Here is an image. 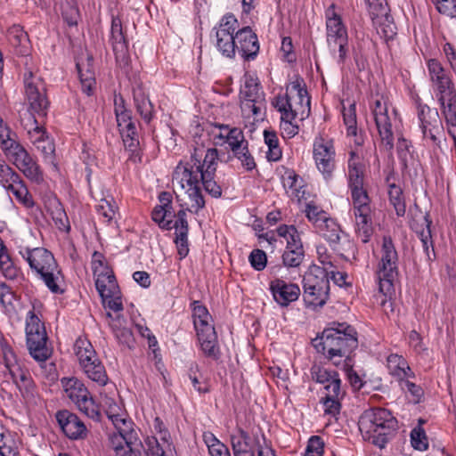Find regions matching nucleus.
Returning a JSON list of instances; mask_svg holds the SVG:
<instances>
[{"instance_id": "12", "label": "nucleus", "mask_w": 456, "mask_h": 456, "mask_svg": "<svg viewBox=\"0 0 456 456\" xmlns=\"http://www.w3.org/2000/svg\"><path fill=\"white\" fill-rule=\"evenodd\" d=\"M313 157L318 170L324 178H330L336 166V151L333 139L319 134L314 140Z\"/></svg>"}, {"instance_id": "11", "label": "nucleus", "mask_w": 456, "mask_h": 456, "mask_svg": "<svg viewBox=\"0 0 456 456\" xmlns=\"http://www.w3.org/2000/svg\"><path fill=\"white\" fill-rule=\"evenodd\" d=\"M277 233L287 240L286 248L281 256L284 266L298 267L305 258V250L298 231L294 225L282 224L277 228Z\"/></svg>"}, {"instance_id": "55", "label": "nucleus", "mask_w": 456, "mask_h": 456, "mask_svg": "<svg viewBox=\"0 0 456 456\" xmlns=\"http://www.w3.org/2000/svg\"><path fill=\"white\" fill-rule=\"evenodd\" d=\"M244 147L242 149H240L239 151H236L232 153V156L238 159L241 166L247 170V171H252L256 168V165L255 162V159L251 153L248 151V143H244Z\"/></svg>"}, {"instance_id": "29", "label": "nucleus", "mask_w": 456, "mask_h": 456, "mask_svg": "<svg viewBox=\"0 0 456 456\" xmlns=\"http://www.w3.org/2000/svg\"><path fill=\"white\" fill-rule=\"evenodd\" d=\"M346 395L345 390L339 387L338 382L336 381L331 386V390L325 393V396L322 399L324 405L325 414L331 415L333 417L339 414L341 410V400Z\"/></svg>"}, {"instance_id": "58", "label": "nucleus", "mask_w": 456, "mask_h": 456, "mask_svg": "<svg viewBox=\"0 0 456 456\" xmlns=\"http://www.w3.org/2000/svg\"><path fill=\"white\" fill-rule=\"evenodd\" d=\"M15 386L21 393L22 396L26 399L34 396L35 383L29 374V371L25 374L20 380L15 383Z\"/></svg>"}, {"instance_id": "57", "label": "nucleus", "mask_w": 456, "mask_h": 456, "mask_svg": "<svg viewBox=\"0 0 456 456\" xmlns=\"http://www.w3.org/2000/svg\"><path fill=\"white\" fill-rule=\"evenodd\" d=\"M305 213L306 217L309 221L313 222L316 227L322 226V224L329 218L325 211L311 203L307 204Z\"/></svg>"}, {"instance_id": "7", "label": "nucleus", "mask_w": 456, "mask_h": 456, "mask_svg": "<svg viewBox=\"0 0 456 456\" xmlns=\"http://www.w3.org/2000/svg\"><path fill=\"white\" fill-rule=\"evenodd\" d=\"M61 384L67 396L77 405L78 410L88 418L100 420V407L95 403L85 385L76 378H63Z\"/></svg>"}, {"instance_id": "54", "label": "nucleus", "mask_w": 456, "mask_h": 456, "mask_svg": "<svg viewBox=\"0 0 456 456\" xmlns=\"http://www.w3.org/2000/svg\"><path fill=\"white\" fill-rule=\"evenodd\" d=\"M375 24H379L378 32L386 39H392L395 33V26L389 21V16L386 12V16H380L379 19L372 20Z\"/></svg>"}, {"instance_id": "52", "label": "nucleus", "mask_w": 456, "mask_h": 456, "mask_svg": "<svg viewBox=\"0 0 456 456\" xmlns=\"http://www.w3.org/2000/svg\"><path fill=\"white\" fill-rule=\"evenodd\" d=\"M411 444L415 450L421 452L428 450V439L422 427L417 426L411 430Z\"/></svg>"}, {"instance_id": "50", "label": "nucleus", "mask_w": 456, "mask_h": 456, "mask_svg": "<svg viewBox=\"0 0 456 456\" xmlns=\"http://www.w3.org/2000/svg\"><path fill=\"white\" fill-rule=\"evenodd\" d=\"M189 199L192 202L188 211L197 214L200 209L205 208V200L201 192L200 183L189 187L186 190Z\"/></svg>"}, {"instance_id": "38", "label": "nucleus", "mask_w": 456, "mask_h": 456, "mask_svg": "<svg viewBox=\"0 0 456 456\" xmlns=\"http://www.w3.org/2000/svg\"><path fill=\"white\" fill-rule=\"evenodd\" d=\"M231 444L232 449H256V451L258 446H262L257 435L251 436L243 429L239 430L238 436H231Z\"/></svg>"}, {"instance_id": "53", "label": "nucleus", "mask_w": 456, "mask_h": 456, "mask_svg": "<svg viewBox=\"0 0 456 456\" xmlns=\"http://www.w3.org/2000/svg\"><path fill=\"white\" fill-rule=\"evenodd\" d=\"M108 418L112 421L115 426L116 432L111 433L110 435H123V429L127 431H138L133 426V422L126 419L118 413H111L110 411H106Z\"/></svg>"}, {"instance_id": "5", "label": "nucleus", "mask_w": 456, "mask_h": 456, "mask_svg": "<svg viewBox=\"0 0 456 456\" xmlns=\"http://www.w3.org/2000/svg\"><path fill=\"white\" fill-rule=\"evenodd\" d=\"M330 296V280L327 270L313 266L303 278V299L306 307L314 310L322 307Z\"/></svg>"}, {"instance_id": "20", "label": "nucleus", "mask_w": 456, "mask_h": 456, "mask_svg": "<svg viewBox=\"0 0 456 456\" xmlns=\"http://www.w3.org/2000/svg\"><path fill=\"white\" fill-rule=\"evenodd\" d=\"M246 61L254 60L259 52L257 36L250 27H244L235 33V52Z\"/></svg>"}, {"instance_id": "6", "label": "nucleus", "mask_w": 456, "mask_h": 456, "mask_svg": "<svg viewBox=\"0 0 456 456\" xmlns=\"http://www.w3.org/2000/svg\"><path fill=\"white\" fill-rule=\"evenodd\" d=\"M327 44L333 53L338 50L337 62L344 64L348 53V35L341 17L335 12V5L331 4L326 11Z\"/></svg>"}, {"instance_id": "22", "label": "nucleus", "mask_w": 456, "mask_h": 456, "mask_svg": "<svg viewBox=\"0 0 456 456\" xmlns=\"http://www.w3.org/2000/svg\"><path fill=\"white\" fill-rule=\"evenodd\" d=\"M270 290L274 301L281 307H286L297 300L300 295L298 285L288 283L278 278L270 282Z\"/></svg>"}, {"instance_id": "17", "label": "nucleus", "mask_w": 456, "mask_h": 456, "mask_svg": "<svg viewBox=\"0 0 456 456\" xmlns=\"http://www.w3.org/2000/svg\"><path fill=\"white\" fill-rule=\"evenodd\" d=\"M109 41L117 62L121 66H127L130 61L128 41L123 30L121 20L118 17L112 18Z\"/></svg>"}, {"instance_id": "49", "label": "nucleus", "mask_w": 456, "mask_h": 456, "mask_svg": "<svg viewBox=\"0 0 456 456\" xmlns=\"http://www.w3.org/2000/svg\"><path fill=\"white\" fill-rule=\"evenodd\" d=\"M127 127L120 128L119 132L122 136L124 145L126 150L134 154L139 146L138 134L135 125H127Z\"/></svg>"}, {"instance_id": "3", "label": "nucleus", "mask_w": 456, "mask_h": 456, "mask_svg": "<svg viewBox=\"0 0 456 456\" xmlns=\"http://www.w3.org/2000/svg\"><path fill=\"white\" fill-rule=\"evenodd\" d=\"M23 257L30 268L43 280L49 290L55 294H62L64 290L59 286L61 272L58 267L53 255L44 248L27 249Z\"/></svg>"}, {"instance_id": "33", "label": "nucleus", "mask_w": 456, "mask_h": 456, "mask_svg": "<svg viewBox=\"0 0 456 456\" xmlns=\"http://www.w3.org/2000/svg\"><path fill=\"white\" fill-rule=\"evenodd\" d=\"M311 375L314 381L324 386L326 392L331 390V386L336 381L338 382L339 387H341V379H339L338 373L335 370H329L319 365H314L311 368Z\"/></svg>"}, {"instance_id": "14", "label": "nucleus", "mask_w": 456, "mask_h": 456, "mask_svg": "<svg viewBox=\"0 0 456 456\" xmlns=\"http://www.w3.org/2000/svg\"><path fill=\"white\" fill-rule=\"evenodd\" d=\"M427 67L431 86L437 99L439 97L444 98L456 93L450 71L445 69L438 60L429 59L427 61Z\"/></svg>"}, {"instance_id": "36", "label": "nucleus", "mask_w": 456, "mask_h": 456, "mask_svg": "<svg viewBox=\"0 0 456 456\" xmlns=\"http://www.w3.org/2000/svg\"><path fill=\"white\" fill-rule=\"evenodd\" d=\"M218 151L216 148L208 149L206 151L202 164L200 163V159L198 158L196 152L191 156V162H194V165L200 166V169L201 171L200 175H205L207 177L215 175Z\"/></svg>"}, {"instance_id": "18", "label": "nucleus", "mask_w": 456, "mask_h": 456, "mask_svg": "<svg viewBox=\"0 0 456 456\" xmlns=\"http://www.w3.org/2000/svg\"><path fill=\"white\" fill-rule=\"evenodd\" d=\"M56 420L64 433L71 440H83L87 436L85 423L74 413L67 411H58L55 414Z\"/></svg>"}, {"instance_id": "13", "label": "nucleus", "mask_w": 456, "mask_h": 456, "mask_svg": "<svg viewBox=\"0 0 456 456\" xmlns=\"http://www.w3.org/2000/svg\"><path fill=\"white\" fill-rule=\"evenodd\" d=\"M238 20L233 14L224 15L217 26L213 28L217 50L228 58L235 55V30Z\"/></svg>"}, {"instance_id": "51", "label": "nucleus", "mask_w": 456, "mask_h": 456, "mask_svg": "<svg viewBox=\"0 0 456 456\" xmlns=\"http://www.w3.org/2000/svg\"><path fill=\"white\" fill-rule=\"evenodd\" d=\"M344 123L346 126L347 135L356 136L357 135V122H356V111L355 104L350 103L346 109L345 106L342 110Z\"/></svg>"}, {"instance_id": "27", "label": "nucleus", "mask_w": 456, "mask_h": 456, "mask_svg": "<svg viewBox=\"0 0 456 456\" xmlns=\"http://www.w3.org/2000/svg\"><path fill=\"white\" fill-rule=\"evenodd\" d=\"M93 63L94 58L88 55L86 61H77L76 65L81 84V90L88 96L94 94L96 84Z\"/></svg>"}, {"instance_id": "62", "label": "nucleus", "mask_w": 456, "mask_h": 456, "mask_svg": "<svg viewBox=\"0 0 456 456\" xmlns=\"http://www.w3.org/2000/svg\"><path fill=\"white\" fill-rule=\"evenodd\" d=\"M200 346L205 356L211 358L213 360L219 359L221 352L218 344V339L200 342Z\"/></svg>"}, {"instance_id": "24", "label": "nucleus", "mask_w": 456, "mask_h": 456, "mask_svg": "<svg viewBox=\"0 0 456 456\" xmlns=\"http://www.w3.org/2000/svg\"><path fill=\"white\" fill-rule=\"evenodd\" d=\"M200 166L190 163L180 162L175 167L173 175V181H177L183 189H188L200 183Z\"/></svg>"}, {"instance_id": "10", "label": "nucleus", "mask_w": 456, "mask_h": 456, "mask_svg": "<svg viewBox=\"0 0 456 456\" xmlns=\"http://www.w3.org/2000/svg\"><path fill=\"white\" fill-rule=\"evenodd\" d=\"M348 159V185L351 191L353 208L370 206V199L364 188L365 167L354 151H351Z\"/></svg>"}, {"instance_id": "45", "label": "nucleus", "mask_w": 456, "mask_h": 456, "mask_svg": "<svg viewBox=\"0 0 456 456\" xmlns=\"http://www.w3.org/2000/svg\"><path fill=\"white\" fill-rule=\"evenodd\" d=\"M191 305L195 330L213 325L210 323L212 317L205 305H201L200 301H193Z\"/></svg>"}, {"instance_id": "41", "label": "nucleus", "mask_w": 456, "mask_h": 456, "mask_svg": "<svg viewBox=\"0 0 456 456\" xmlns=\"http://www.w3.org/2000/svg\"><path fill=\"white\" fill-rule=\"evenodd\" d=\"M7 191L12 193L18 202L25 206L26 208H31L34 205L32 196L29 194L28 188L24 184L21 178L18 179L12 185H8L5 189Z\"/></svg>"}, {"instance_id": "42", "label": "nucleus", "mask_w": 456, "mask_h": 456, "mask_svg": "<svg viewBox=\"0 0 456 456\" xmlns=\"http://www.w3.org/2000/svg\"><path fill=\"white\" fill-rule=\"evenodd\" d=\"M7 38L12 46L20 48V54L24 53L23 48L27 47L28 37L21 26L12 25L7 31Z\"/></svg>"}, {"instance_id": "37", "label": "nucleus", "mask_w": 456, "mask_h": 456, "mask_svg": "<svg viewBox=\"0 0 456 456\" xmlns=\"http://www.w3.org/2000/svg\"><path fill=\"white\" fill-rule=\"evenodd\" d=\"M124 318L118 314L117 320H113L110 328L119 344L131 348L134 346V338L130 329L123 326Z\"/></svg>"}, {"instance_id": "34", "label": "nucleus", "mask_w": 456, "mask_h": 456, "mask_svg": "<svg viewBox=\"0 0 456 456\" xmlns=\"http://www.w3.org/2000/svg\"><path fill=\"white\" fill-rule=\"evenodd\" d=\"M240 94L245 102H265V94L258 79L252 76H246L244 86L240 90Z\"/></svg>"}, {"instance_id": "32", "label": "nucleus", "mask_w": 456, "mask_h": 456, "mask_svg": "<svg viewBox=\"0 0 456 456\" xmlns=\"http://www.w3.org/2000/svg\"><path fill=\"white\" fill-rule=\"evenodd\" d=\"M387 362L389 374L395 377L399 381L414 377L413 371L402 355L392 354L388 355Z\"/></svg>"}, {"instance_id": "63", "label": "nucleus", "mask_w": 456, "mask_h": 456, "mask_svg": "<svg viewBox=\"0 0 456 456\" xmlns=\"http://www.w3.org/2000/svg\"><path fill=\"white\" fill-rule=\"evenodd\" d=\"M248 260L255 270L262 271L266 266L267 256L264 250L256 248L252 250Z\"/></svg>"}, {"instance_id": "56", "label": "nucleus", "mask_w": 456, "mask_h": 456, "mask_svg": "<svg viewBox=\"0 0 456 456\" xmlns=\"http://www.w3.org/2000/svg\"><path fill=\"white\" fill-rule=\"evenodd\" d=\"M224 142L229 144L232 152H235L244 147V143H248L245 139L242 130L239 127H232L231 134L225 140Z\"/></svg>"}, {"instance_id": "30", "label": "nucleus", "mask_w": 456, "mask_h": 456, "mask_svg": "<svg viewBox=\"0 0 456 456\" xmlns=\"http://www.w3.org/2000/svg\"><path fill=\"white\" fill-rule=\"evenodd\" d=\"M3 354L5 368V370L4 371V377L11 379L15 384L20 380L22 377L28 372V370L22 368V366L18 362L14 353L10 347L5 346L3 348Z\"/></svg>"}, {"instance_id": "26", "label": "nucleus", "mask_w": 456, "mask_h": 456, "mask_svg": "<svg viewBox=\"0 0 456 456\" xmlns=\"http://www.w3.org/2000/svg\"><path fill=\"white\" fill-rule=\"evenodd\" d=\"M26 337L29 353L36 361L45 362L51 356L52 351L46 346L48 338L45 330L36 334H26Z\"/></svg>"}, {"instance_id": "46", "label": "nucleus", "mask_w": 456, "mask_h": 456, "mask_svg": "<svg viewBox=\"0 0 456 456\" xmlns=\"http://www.w3.org/2000/svg\"><path fill=\"white\" fill-rule=\"evenodd\" d=\"M19 445L14 436L9 432L0 433V455L1 456H18Z\"/></svg>"}, {"instance_id": "23", "label": "nucleus", "mask_w": 456, "mask_h": 456, "mask_svg": "<svg viewBox=\"0 0 456 456\" xmlns=\"http://www.w3.org/2000/svg\"><path fill=\"white\" fill-rule=\"evenodd\" d=\"M186 211L187 209H180L176 214V220L173 227L175 228V243L177 247V252L180 256V259L184 258L189 253V245H188V232H189V224L186 218Z\"/></svg>"}, {"instance_id": "44", "label": "nucleus", "mask_w": 456, "mask_h": 456, "mask_svg": "<svg viewBox=\"0 0 456 456\" xmlns=\"http://www.w3.org/2000/svg\"><path fill=\"white\" fill-rule=\"evenodd\" d=\"M264 139L268 146L266 159L268 161H278L281 159L282 151L279 146V140L274 131L265 130Z\"/></svg>"}, {"instance_id": "25", "label": "nucleus", "mask_w": 456, "mask_h": 456, "mask_svg": "<svg viewBox=\"0 0 456 456\" xmlns=\"http://www.w3.org/2000/svg\"><path fill=\"white\" fill-rule=\"evenodd\" d=\"M353 211L355 220V232L361 240L367 243L373 233L370 205L353 208Z\"/></svg>"}, {"instance_id": "64", "label": "nucleus", "mask_w": 456, "mask_h": 456, "mask_svg": "<svg viewBox=\"0 0 456 456\" xmlns=\"http://www.w3.org/2000/svg\"><path fill=\"white\" fill-rule=\"evenodd\" d=\"M369 6V12L372 20L379 19L380 16H386L387 3L386 0H365Z\"/></svg>"}, {"instance_id": "8", "label": "nucleus", "mask_w": 456, "mask_h": 456, "mask_svg": "<svg viewBox=\"0 0 456 456\" xmlns=\"http://www.w3.org/2000/svg\"><path fill=\"white\" fill-rule=\"evenodd\" d=\"M416 104L424 140L430 146L442 148L441 143L445 141V137L437 110H432L427 104H422L419 98L416 101Z\"/></svg>"}, {"instance_id": "39", "label": "nucleus", "mask_w": 456, "mask_h": 456, "mask_svg": "<svg viewBox=\"0 0 456 456\" xmlns=\"http://www.w3.org/2000/svg\"><path fill=\"white\" fill-rule=\"evenodd\" d=\"M134 106L142 118L150 123L153 118L154 107L150 99L142 92L134 94Z\"/></svg>"}, {"instance_id": "40", "label": "nucleus", "mask_w": 456, "mask_h": 456, "mask_svg": "<svg viewBox=\"0 0 456 456\" xmlns=\"http://www.w3.org/2000/svg\"><path fill=\"white\" fill-rule=\"evenodd\" d=\"M75 350L81 366L93 362V359H98L92 344L86 339L77 338L75 343Z\"/></svg>"}, {"instance_id": "1", "label": "nucleus", "mask_w": 456, "mask_h": 456, "mask_svg": "<svg viewBox=\"0 0 456 456\" xmlns=\"http://www.w3.org/2000/svg\"><path fill=\"white\" fill-rule=\"evenodd\" d=\"M358 346L357 332L354 328L346 322H332L322 333L319 342L314 344L318 352L332 361L336 366L345 358L351 362L349 354Z\"/></svg>"}, {"instance_id": "28", "label": "nucleus", "mask_w": 456, "mask_h": 456, "mask_svg": "<svg viewBox=\"0 0 456 456\" xmlns=\"http://www.w3.org/2000/svg\"><path fill=\"white\" fill-rule=\"evenodd\" d=\"M97 278L95 280V287L102 299L111 297L118 289L117 281L113 271L105 266L97 273H94Z\"/></svg>"}, {"instance_id": "2", "label": "nucleus", "mask_w": 456, "mask_h": 456, "mask_svg": "<svg viewBox=\"0 0 456 456\" xmlns=\"http://www.w3.org/2000/svg\"><path fill=\"white\" fill-rule=\"evenodd\" d=\"M358 426L365 439L382 448L396 429L397 420L388 410L373 408L365 411L361 415Z\"/></svg>"}, {"instance_id": "16", "label": "nucleus", "mask_w": 456, "mask_h": 456, "mask_svg": "<svg viewBox=\"0 0 456 456\" xmlns=\"http://www.w3.org/2000/svg\"><path fill=\"white\" fill-rule=\"evenodd\" d=\"M123 435H109V447L114 456H141L143 447L139 431L123 429Z\"/></svg>"}, {"instance_id": "35", "label": "nucleus", "mask_w": 456, "mask_h": 456, "mask_svg": "<svg viewBox=\"0 0 456 456\" xmlns=\"http://www.w3.org/2000/svg\"><path fill=\"white\" fill-rule=\"evenodd\" d=\"M81 367L87 378L99 386L103 387L108 383L109 378L105 367L99 358L93 359V362Z\"/></svg>"}, {"instance_id": "15", "label": "nucleus", "mask_w": 456, "mask_h": 456, "mask_svg": "<svg viewBox=\"0 0 456 456\" xmlns=\"http://www.w3.org/2000/svg\"><path fill=\"white\" fill-rule=\"evenodd\" d=\"M372 112L380 138L379 147L386 151H391L394 148V134L387 101L383 98L377 99Z\"/></svg>"}, {"instance_id": "4", "label": "nucleus", "mask_w": 456, "mask_h": 456, "mask_svg": "<svg viewBox=\"0 0 456 456\" xmlns=\"http://www.w3.org/2000/svg\"><path fill=\"white\" fill-rule=\"evenodd\" d=\"M398 262V253L391 237L384 236L376 275L379 290L386 297H390L395 292L394 282L399 274Z\"/></svg>"}, {"instance_id": "19", "label": "nucleus", "mask_w": 456, "mask_h": 456, "mask_svg": "<svg viewBox=\"0 0 456 456\" xmlns=\"http://www.w3.org/2000/svg\"><path fill=\"white\" fill-rule=\"evenodd\" d=\"M4 149L12 150L15 165L28 179L35 182L42 180L39 167L20 143L13 141V145L6 146Z\"/></svg>"}, {"instance_id": "43", "label": "nucleus", "mask_w": 456, "mask_h": 456, "mask_svg": "<svg viewBox=\"0 0 456 456\" xmlns=\"http://www.w3.org/2000/svg\"><path fill=\"white\" fill-rule=\"evenodd\" d=\"M438 102L448 126H456V93L444 98L439 97Z\"/></svg>"}, {"instance_id": "60", "label": "nucleus", "mask_w": 456, "mask_h": 456, "mask_svg": "<svg viewBox=\"0 0 456 456\" xmlns=\"http://www.w3.org/2000/svg\"><path fill=\"white\" fill-rule=\"evenodd\" d=\"M20 176L13 169L5 164H0V183L4 188L14 183Z\"/></svg>"}, {"instance_id": "61", "label": "nucleus", "mask_w": 456, "mask_h": 456, "mask_svg": "<svg viewBox=\"0 0 456 456\" xmlns=\"http://www.w3.org/2000/svg\"><path fill=\"white\" fill-rule=\"evenodd\" d=\"M214 175L207 177L200 175V184L204 186L205 191L214 198H219L222 195V188L213 180Z\"/></svg>"}, {"instance_id": "47", "label": "nucleus", "mask_w": 456, "mask_h": 456, "mask_svg": "<svg viewBox=\"0 0 456 456\" xmlns=\"http://www.w3.org/2000/svg\"><path fill=\"white\" fill-rule=\"evenodd\" d=\"M388 196L390 204L394 207L396 215L403 216L406 211V205L401 187L395 183L389 184Z\"/></svg>"}, {"instance_id": "48", "label": "nucleus", "mask_w": 456, "mask_h": 456, "mask_svg": "<svg viewBox=\"0 0 456 456\" xmlns=\"http://www.w3.org/2000/svg\"><path fill=\"white\" fill-rule=\"evenodd\" d=\"M289 99L288 92L283 95L278 94L274 99L273 105L283 118L296 119L298 117L294 113V108Z\"/></svg>"}, {"instance_id": "21", "label": "nucleus", "mask_w": 456, "mask_h": 456, "mask_svg": "<svg viewBox=\"0 0 456 456\" xmlns=\"http://www.w3.org/2000/svg\"><path fill=\"white\" fill-rule=\"evenodd\" d=\"M303 80H296L287 88L289 100L296 113L300 120H304L310 114V97L306 89L302 86Z\"/></svg>"}, {"instance_id": "9", "label": "nucleus", "mask_w": 456, "mask_h": 456, "mask_svg": "<svg viewBox=\"0 0 456 456\" xmlns=\"http://www.w3.org/2000/svg\"><path fill=\"white\" fill-rule=\"evenodd\" d=\"M24 88L28 110L33 115L34 122L37 124L35 115L45 118L50 105L46 96L45 85L40 77L29 71L24 76Z\"/></svg>"}, {"instance_id": "59", "label": "nucleus", "mask_w": 456, "mask_h": 456, "mask_svg": "<svg viewBox=\"0 0 456 456\" xmlns=\"http://www.w3.org/2000/svg\"><path fill=\"white\" fill-rule=\"evenodd\" d=\"M283 186L287 190L291 191V195L297 197L301 184L299 182V175L294 171H287L282 176Z\"/></svg>"}, {"instance_id": "31", "label": "nucleus", "mask_w": 456, "mask_h": 456, "mask_svg": "<svg viewBox=\"0 0 456 456\" xmlns=\"http://www.w3.org/2000/svg\"><path fill=\"white\" fill-rule=\"evenodd\" d=\"M322 237L330 243L334 251L339 255L342 254L341 247V229L339 225L331 218H328L322 226H318Z\"/></svg>"}]
</instances>
